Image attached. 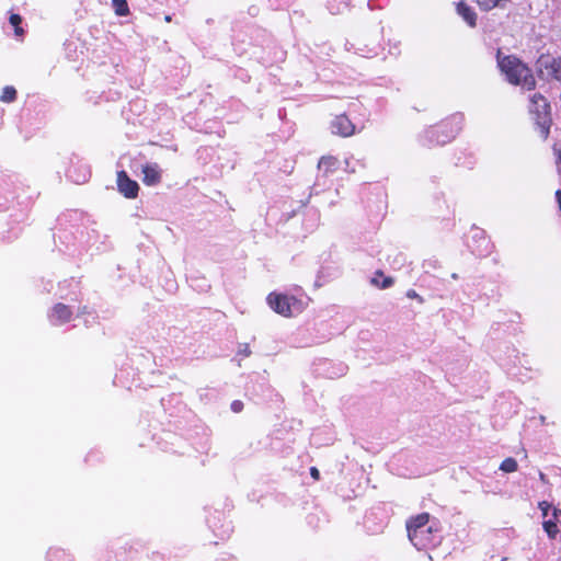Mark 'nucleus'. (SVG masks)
I'll list each match as a JSON object with an SVG mask.
<instances>
[{
  "mask_svg": "<svg viewBox=\"0 0 561 561\" xmlns=\"http://www.w3.org/2000/svg\"><path fill=\"white\" fill-rule=\"evenodd\" d=\"M22 22V18L19 14H11L10 16V24L14 26V32L16 36H21L23 34V28L20 27V24Z\"/></svg>",
  "mask_w": 561,
  "mask_h": 561,
  "instance_id": "nucleus-18",
  "label": "nucleus"
},
{
  "mask_svg": "<svg viewBox=\"0 0 561 561\" xmlns=\"http://www.w3.org/2000/svg\"><path fill=\"white\" fill-rule=\"evenodd\" d=\"M117 187L119 193L127 198H135L139 190L138 183L129 179L125 171L117 172Z\"/></svg>",
  "mask_w": 561,
  "mask_h": 561,
  "instance_id": "nucleus-8",
  "label": "nucleus"
},
{
  "mask_svg": "<svg viewBox=\"0 0 561 561\" xmlns=\"http://www.w3.org/2000/svg\"><path fill=\"white\" fill-rule=\"evenodd\" d=\"M461 119H462V118H461L460 116H455V117L453 118V121H457V125H459V124H460Z\"/></svg>",
  "mask_w": 561,
  "mask_h": 561,
  "instance_id": "nucleus-28",
  "label": "nucleus"
},
{
  "mask_svg": "<svg viewBox=\"0 0 561 561\" xmlns=\"http://www.w3.org/2000/svg\"><path fill=\"white\" fill-rule=\"evenodd\" d=\"M518 468L517 461L514 458H506L502 461L500 469L504 472H515Z\"/></svg>",
  "mask_w": 561,
  "mask_h": 561,
  "instance_id": "nucleus-16",
  "label": "nucleus"
},
{
  "mask_svg": "<svg viewBox=\"0 0 561 561\" xmlns=\"http://www.w3.org/2000/svg\"><path fill=\"white\" fill-rule=\"evenodd\" d=\"M142 181L146 185H156L161 180V171L157 163H149L142 167Z\"/></svg>",
  "mask_w": 561,
  "mask_h": 561,
  "instance_id": "nucleus-11",
  "label": "nucleus"
},
{
  "mask_svg": "<svg viewBox=\"0 0 561 561\" xmlns=\"http://www.w3.org/2000/svg\"><path fill=\"white\" fill-rule=\"evenodd\" d=\"M266 300L271 309L283 317L299 314L307 307L305 300L285 294L271 293Z\"/></svg>",
  "mask_w": 561,
  "mask_h": 561,
  "instance_id": "nucleus-3",
  "label": "nucleus"
},
{
  "mask_svg": "<svg viewBox=\"0 0 561 561\" xmlns=\"http://www.w3.org/2000/svg\"><path fill=\"white\" fill-rule=\"evenodd\" d=\"M243 409V403L239 400H236L231 403V410L236 413L241 412Z\"/></svg>",
  "mask_w": 561,
  "mask_h": 561,
  "instance_id": "nucleus-23",
  "label": "nucleus"
},
{
  "mask_svg": "<svg viewBox=\"0 0 561 561\" xmlns=\"http://www.w3.org/2000/svg\"><path fill=\"white\" fill-rule=\"evenodd\" d=\"M407 297L411 299H416L419 302H423V298L413 289L407 291Z\"/></svg>",
  "mask_w": 561,
  "mask_h": 561,
  "instance_id": "nucleus-22",
  "label": "nucleus"
},
{
  "mask_svg": "<svg viewBox=\"0 0 561 561\" xmlns=\"http://www.w3.org/2000/svg\"><path fill=\"white\" fill-rule=\"evenodd\" d=\"M556 199H557V203H558L559 209L561 210V190H558V191L556 192Z\"/></svg>",
  "mask_w": 561,
  "mask_h": 561,
  "instance_id": "nucleus-26",
  "label": "nucleus"
},
{
  "mask_svg": "<svg viewBox=\"0 0 561 561\" xmlns=\"http://www.w3.org/2000/svg\"><path fill=\"white\" fill-rule=\"evenodd\" d=\"M310 474H311V477H312V478H314V479H319V474H320V473H319V470H318L317 468L312 467V468L310 469Z\"/></svg>",
  "mask_w": 561,
  "mask_h": 561,
  "instance_id": "nucleus-25",
  "label": "nucleus"
},
{
  "mask_svg": "<svg viewBox=\"0 0 561 561\" xmlns=\"http://www.w3.org/2000/svg\"><path fill=\"white\" fill-rule=\"evenodd\" d=\"M472 239L477 241V245L472 249V252L477 255L484 256L491 252V242L485 237L484 231L481 229H474Z\"/></svg>",
  "mask_w": 561,
  "mask_h": 561,
  "instance_id": "nucleus-10",
  "label": "nucleus"
},
{
  "mask_svg": "<svg viewBox=\"0 0 561 561\" xmlns=\"http://www.w3.org/2000/svg\"><path fill=\"white\" fill-rule=\"evenodd\" d=\"M539 507L541 508L543 516H547L550 504L547 502H541L539 503Z\"/></svg>",
  "mask_w": 561,
  "mask_h": 561,
  "instance_id": "nucleus-24",
  "label": "nucleus"
},
{
  "mask_svg": "<svg viewBox=\"0 0 561 561\" xmlns=\"http://www.w3.org/2000/svg\"><path fill=\"white\" fill-rule=\"evenodd\" d=\"M553 152L557 159L558 172L561 175V146H554Z\"/></svg>",
  "mask_w": 561,
  "mask_h": 561,
  "instance_id": "nucleus-21",
  "label": "nucleus"
},
{
  "mask_svg": "<svg viewBox=\"0 0 561 561\" xmlns=\"http://www.w3.org/2000/svg\"><path fill=\"white\" fill-rule=\"evenodd\" d=\"M340 168V161L333 156L322 157L318 163V169L323 175L328 176Z\"/></svg>",
  "mask_w": 561,
  "mask_h": 561,
  "instance_id": "nucleus-12",
  "label": "nucleus"
},
{
  "mask_svg": "<svg viewBox=\"0 0 561 561\" xmlns=\"http://www.w3.org/2000/svg\"><path fill=\"white\" fill-rule=\"evenodd\" d=\"M251 354V350L249 344H240L238 348V355L242 357H248Z\"/></svg>",
  "mask_w": 561,
  "mask_h": 561,
  "instance_id": "nucleus-20",
  "label": "nucleus"
},
{
  "mask_svg": "<svg viewBox=\"0 0 561 561\" xmlns=\"http://www.w3.org/2000/svg\"><path fill=\"white\" fill-rule=\"evenodd\" d=\"M164 21H165V22H171V15H165V16H164Z\"/></svg>",
  "mask_w": 561,
  "mask_h": 561,
  "instance_id": "nucleus-29",
  "label": "nucleus"
},
{
  "mask_svg": "<svg viewBox=\"0 0 561 561\" xmlns=\"http://www.w3.org/2000/svg\"><path fill=\"white\" fill-rule=\"evenodd\" d=\"M72 310L64 304H56L48 314L49 321L54 325H62L70 321Z\"/></svg>",
  "mask_w": 561,
  "mask_h": 561,
  "instance_id": "nucleus-9",
  "label": "nucleus"
},
{
  "mask_svg": "<svg viewBox=\"0 0 561 561\" xmlns=\"http://www.w3.org/2000/svg\"><path fill=\"white\" fill-rule=\"evenodd\" d=\"M543 529L546 530V533L548 534V536L550 538H554L556 535L558 534V527H557V524L553 523L552 520H546L543 522Z\"/></svg>",
  "mask_w": 561,
  "mask_h": 561,
  "instance_id": "nucleus-19",
  "label": "nucleus"
},
{
  "mask_svg": "<svg viewBox=\"0 0 561 561\" xmlns=\"http://www.w3.org/2000/svg\"><path fill=\"white\" fill-rule=\"evenodd\" d=\"M112 5L115 13L119 16H126L129 13L128 3L126 0H112Z\"/></svg>",
  "mask_w": 561,
  "mask_h": 561,
  "instance_id": "nucleus-15",
  "label": "nucleus"
},
{
  "mask_svg": "<svg viewBox=\"0 0 561 561\" xmlns=\"http://www.w3.org/2000/svg\"><path fill=\"white\" fill-rule=\"evenodd\" d=\"M537 70L543 79L561 81V57L541 55L537 60Z\"/></svg>",
  "mask_w": 561,
  "mask_h": 561,
  "instance_id": "nucleus-6",
  "label": "nucleus"
},
{
  "mask_svg": "<svg viewBox=\"0 0 561 561\" xmlns=\"http://www.w3.org/2000/svg\"><path fill=\"white\" fill-rule=\"evenodd\" d=\"M457 13L468 23L469 26H476L477 14L471 7L460 1L457 4Z\"/></svg>",
  "mask_w": 561,
  "mask_h": 561,
  "instance_id": "nucleus-13",
  "label": "nucleus"
},
{
  "mask_svg": "<svg viewBox=\"0 0 561 561\" xmlns=\"http://www.w3.org/2000/svg\"><path fill=\"white\" fill-rule=\"evenodd\" d=\"M371 284L381 289H386L392 286L393 279L391 277H385L382 272L378 271L371 278Z\"/></svg>",
  "mask_w": 561,
  "mask_h": 561,
  "instance_id": "nucleus-14",
  "label": "nucleus"
},
{
  "mask_svg": "<svg viewBox=\"0 0 561 561\" xmlns=\"http://www.w3.org/2000/svg\"><path fill=\"white\" fill-rule=\"evenodd\" d=\"M15 96H16V90L11 87V85H8L5 87L3 90H2V94L0 96V100L2 102H12L15 100Z\"/></svg>",
  "mask_w": 561,
  "mask_h": 561,
  "instance_id": "nucleus-17",
  "label": "nucleus"
},
{
  "mask_svg": "<svg viewBox=\"0 0 561 561\" xmlns=\"http://www.w3.org/2000/svg\"><path fill=\"white\" fill-rule=\"evenodd\" d=\"M497 65L506 80L525 90H533L536 85L531 70L515 56H502L497 53Z\"/></svg>",
  "mask_w": 561,
  "mask_h": 561,
  "instance_id": "nucleus-1",
  "label": "nucleus"
},
{
  "mask_svg": "<svg viewBox=\"0 0 561 561\" xmlns=\"http://www.w3.org/2000/svg\"><path fill=\"white\" fill-rule=\"evenodd\" d=\"M345 170L350 171V172H354L355 171L354 169H350V162H348L347 159H345Z\"/></svg>",
  "mask_w": 561,
  "mask_h": 561,
  "instance_id": "nucleus-27",
  "label": "nucleus"
},
{
  "mask_svg": "<svg viewBox=\"0 0 561 561\" xmlns=\"http://www.w3.org/2000/svg\"><path fill=\"white\" fill-rule=\"evenodd\" d=\"M529 112L536 125L539 127L541 137L547 138L549 135L551 118L550 105L546 98L540 94H534L530 99Z\"/></svg>",
  "mask_w": 561,
  "mask_h": 561,
  "instance_id": "nucleus-4",
  "label": "nucleus"
},
{
  "mask_svg": "<svg viewBox=\"0 0 561 561\" xmlns=\"http://www.w3.org/2000/svg\"><path fill=\"white\" fill-rule=\"evenodd\" d=\"M331 131L334 135L350 137L355 133V125L346 115L341 114L335 116L331 122Z\"/></svg>",
  "mask_w": 561,
  "mask_h": 561,
  "instance_id": "nucleus-7",
  "label": "nucleus"
},
{
  "mask_svg": "<svg viewBox=\"0 0 561 561\" xmlns=\"http://www.w3.org/2000/svg\"><path fill=\"white\" fill-rule=\"evenodd\" d=\"M449 122H444L439 125L431 126L424 133L425 139L428 145H444L450 141L456 134L460 130V126L449 128Z\"/></svg>",
  "mask_w": 561,
  "mask_h": 561,
  "instance_id": "nucleus-5",
  "label": "nucleus"
},
{
  "mask_svg": "<svg viewBox=\"0 0 561 561\" xmlns=\"http://www.w3.org/2000/svg\"><path fill=\"white\" fill-rule=\"evenodd\" d=\"M407 530L410 541L417 550L426 549L436 542V530L430 525L427 513H422L408 520Z\"/></svg>",
  "mask_w": 561,
  "mask_h": 561,
  "instance_id": "nucleus-2",
  "label": "nucleus"
}]
</instances>
